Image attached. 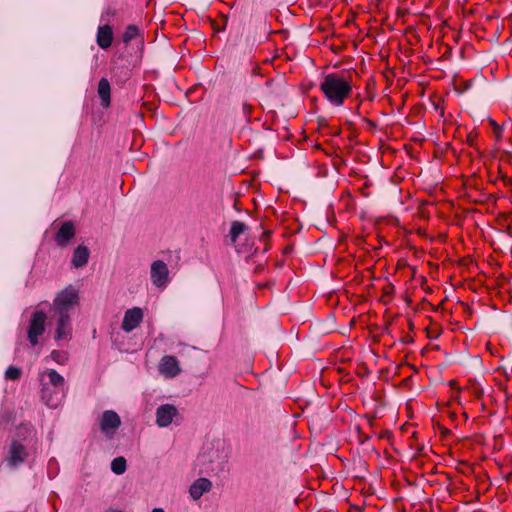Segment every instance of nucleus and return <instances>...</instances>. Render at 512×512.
I'll return each mask as SVG.
<instances>
[{
    "instance_id": "11",
    "label": "nucleus",
    "mask_w": 512,
    "mask_h": 512,
    "mask_svg": "<svg viewBox=\"0 0 512 512\" xmlns=\"http://www.w3.org/2000/svg\"><path fill=\"white\" fill-rule=\"evenodd\" d=\"M143 320V311L139 307L128 309L123 317L121 328L129 333L133 331Z\"/></svg>"
},
{
    "instance_id": "27",
    "label": "nucleus",
    "mask_w": 512,
    "mask_h": 512,
    "mask_svg": "<svg viewBox=\"0 0 512 512\" xmlns=\"http://www.w3.org/2000/svg\"><path fill=\"white\" fill-rule=\"evenodd\" d=\"M151 512H164L161 508H154Z\"/></svg>"
},
{
    "instance_id": "12",
    "label": "nucleus",
    "mask_w": 512,
    "mask_h": 512,
    "mask_svg": "<svg viewBox=\"0 0 512 512\" xmlns=\"http://www.w3.org/2000/svg\"><path fill=\"white\" fill-rule=\"evenodd\" d=\"M63 397L64 393L62 391L49 387L48 384H42L41 398L48 407L57 408Z\"/></svg>"
},
{
    "instance_id": "3",
    "label": "nucleus",
    "mask_w": 512,
    "mask_h": 512,
    "mask_svg": "<svg viewBox=\"0 0 512 512\" xmlns=\"http://www.w3.org/2000/svg\"><path fill=\"white\" fill-rule=\"evenodd\" d=\"M80 302L79 289L73 285H68L59 291L51 307L54 314H69V311Z\"/></svg>"
},
{
    "instance_id": "1",
    "label": "nucleus",
    "mask_w": 512,
    "mask_h": 512,
    "mask_svg": "<svg viewBox=\"0 0 512 512\" xmlns=\"http://www.w3.org/2000/svg\"><path fill=\"white\" fill-rule=\"evenodd\" d=\"M320 90L334 106H341L352 91L349 77L340 73L326 75L320 83Z\"/></svg>"
},
{
    "instance_id": "20",
    "label": "nucleus",
    "mask_w": 512,
    "mask_h": 512,
    "mask_svg": "<svg viewBox=\"0 0 512 512\" xmlns=\"http://www.w3.org/2000/svg\"><path fill=\"white\" fill-rule=\"evenodd\" d=\"M126 459L122 456L114 458L111 462V470L117 474L121 475L126 471Z\"/></svg>"
},
{
    "instance_id": "19",
    "label": "nucleus",
    "mask_w": 512,
    "mask_h": 512,
    "mask_svg": "<svg viewBox=\"0 0 512 512\" xmlns=\"http://www.w3.org/2000/svg\"><path fill=\"white\" fill-rule=\"evenodd\" d=\"M247 230V226L240 221H233L230 229V238L235 243L237 238Z\"/></svg>"
},
{
    "instance_id": "14",
    "label": "nucleus",
    "mask_w": 512,
    "mask_h": 512,
    "mask_svg": "<svg viewBox=\"0 0 512 512\" xmlns=\"http://www.w3.org/2000/svg\"><path fill=\"white\" fill-rule=\"evenodd\" d=\"M212 489V482L207 478H199L192 483L189 488L190 497L193 500H198L206 492Z\"/></svg>"
},
{
    "instance_id": "2",
    "label": "nucleus",
    "mask_w": 512,
    "mask_h": 512,
    "mask_svg": "<svg viewBox=\"0 0 512 512\" xmlns=\"http://www.w3.org/2000/svg\"><path fill=\"white\" fill-rule=\"evenodd\" d=\"M200 472L218 475L224 471L228 461V454L221 443L206 446L197 458Z\"/></svg>"
},
{
    "instance_id": "18",
    "label": "nucleus",
    "mask_w": 512,
    "mask_h": 512,
    "mask_svg": "<svg viewBox=\"0 0 512 512\" xmlns=\"http://www.w3.org/2000/svg\"><path fill=\"white\" fill-rule=\"evenodd\" d=\"M110 93H111V87L110 83L106 78H101L98 83V95L101 99V105L104 108H107L110 106Z\"/></svg>"
},
{
    "instance_id": "10",
    "label": "nucleus",
    "mask_w": 512,
    "mask_h": 512,
    "mask_svg": "<svg viewBox=\"0 0 512 512\" xmlns=\"http://www.w3.org/2000/svg\"><path fill=\"white\" fill-rule=\"evenodd\" d=\"M158 371L166 378H175L181 373V368L176 357L165 355L160 360Z\"/></svg>"
},
{
    "instance_id": "25",
    "label": "nucleus",
    "mask_w": 512,
    "mask_h": 512,
    "mask_svg": "<svg viewBox=\"0 0 512 512\" xmlns=\"http://www.w3.org/2000/svg\"><path fill=\"white\" fill-rule=\"evenodd\" d=\"M59 354H60V353H59L58 351H55V350H54V351H52V353H51V357H52L53 359L57 360V358H58Z\"/></svg>"
},
{
    "instance_id": "9",
    "label": "nucleus",
    "mask_w": 512,
    "mask_h": 512,
    "mask_svg": "<svg viewBox=\"0 0 512 512\" xmlns=\"http://www.w3.org/2000/svg\"><path fill=\"white\" fill-rule=\"evenodd\" d=\"M56 320V340H70L72 335L71 318L69 314H54Z\"/></svg>"
},
{
    "instance_id": "28",
    "label": "nucleus",
    "mask_w": 512,
    "mask_h": 512,
    "mask_svg": "<svg viewBox=\"0 0 512 512\" xmlns=\"http://www.w3.org/2000/svg\"><path fill=\"white\" fill-rule=\"evenodd\" d=\"M105 512H122V511L110 508V509H107Z\"/></svg>"
},
{
    "instance_id": "21",
    "label": "nucleus",
    "mask_w": 512,
    "mask_h": 512,
    "mask_svg": "<svg viewBox=\"0 0 512 512\" xmlns=\"http://www.w3.org/2000/svg\"><path fill=\"white\" fill-rule=\"evenodd\" d=\"M138 34H139L138 27L135 25H129V26H127V28L125 29V31L122 35V40L125 44H128L133 39H135L138 36Z\"/></svg>"
},
{
    "instance_id": "5",
    "label": "nucleus",
    "mask_w": 512,
    "mask_h": 512,
    "mask_svg": "<svg viewBox=\"0 0 512 512\" xmlns=\"http://www.w3.org/2000/svg\"><path fill=\"white\" fill-rule=\"evenodd\" d=\"M29 456L28 449L20 441L13 440L5 455V461L11 468H17L23 464Z\"/></svg>"
},
{
    "instance_id": "13",
    "label": "nucleus",
    "mask_w": 512,
    "mask_h": 512,
    "mask_svg": "<svg viewBox=\"0 0 512 512\" xmlns=\"http://www.w3.org/2000/svg\"><path fill=\"white\" fill-rule=\"evenodd\" d=\"M75 232V225L72 221L62 223L55 235L56 243L61 247H65L74 238Z\"/></svg>"
},
{
    "instance_id": "22",
    "label": "nucleus",
    "mask_w": 512,
    "mask_h": 512,
    "mask_svg": "<svg viewBox=\"0 0 512 512\" xmlns=\"http://www.w3.org/2000/svg\"><path fill=\"white\" fill-rule=\"evenodd\" d=\"M22 375L20 368L15 366H9L5 372V378L7 380H18Z\"/></svg>"
},
{
    "instance_id": "23",
    "label": "nucleus",
    "mask_w": 512,
    "mask_h": 512,
    "mask_svg": "<svg viewBox=\"0 0 512 512\" xmlns=\"http://www.w3.org/2000/svg\"><path fill=\"white\" fill-rule=\"evenodd\" d=\"M242 110L245 115H248L251 112V106L245 103L242 106Z\"/></svg>"
},
{
    "instance_id": "6",
    "label": "nucleus",
    "mask_w": 512,
    "mask_h": 512,
    "mask_svg": "<svg viewBox=\"0 0 512 512\" xmlns=\"http://www.w3.org/2000/svg\"><path fill=\"white\" fill-rule=\"evenodd\" d=\"M98 423L104 436L108 439H112L121 426V418L115 411L106 410L99 417Z\"/></svg>"
},
{
    "instance_id": "24",
    "label": "nucleus",
    "mask_w": 512,
    "mask_h": 512,
    "mask_svg": "<svg viewBox=\"0 0 512 512\" xmlns=\"http://www.w3.org/2000/svg\"><path fill=\"white\" fill-rule=\"evenodd\" d=\"M492 124L494 125L495 133H496L497 137H500V135H501L500 127L494 121H492Z\"/></svg>"
},
{
    "instance_id": "26",
    "label": "nucleus",
    "mask_w": 512,
    "mask_h": 512,
    "mask_svg": "<svg viewBox=\"0 0 512 512\" xmlns=\"http://www.w3.org/2000/svg\"><path fill=\"white\" fill-rule=\"evenodd\" d=\"M106 15H107V16H114V15H115V11H114V10H111V9H108V10L106 11Z\"/></svg>"
},
{
    "instance_id": "7",
    "label": "nucleus",
    "mask_w": 512,
    "mask_h": 512,
    "mask_svg": "<svg viewBox=\"0 0 512 512\" xmlns=\"http://www.w3.org/2000/svg\"><path fill=\"white\" fill-rule=\"evenodd\" d=\"M150 277L154 286L164 288L169 282V270L162 260H156L151 264Z\"/></svg>"
},
{
    "instance_id": "16",
    "label": "nucleus",
    "mask_w": 512,
    "mask_h": 512,
    "mask_svg": "<svg viewBox=\"0 0 512 512\" xmlns=\"http://www.w3.org/2000/svg\"><path fill=\"white\" fill-rule=\"evenodd\" d=\"M113 41V31L109 25H103L97 31V44L102 49H107Z\"/></svg>"
},
{
    "instance_id": "4",
    "label": "nucleus",
    "mask_w": 512,
    "mask_h": 512,
    "mask_svg": "<svg viewBox=\"0 0 512 512\" xmlns=\"http://www.w3.org/2000/svg\"><path fill=\"white\" fill-rule=\"evenodd\" d=\"M47 316L43 311H35L29 321L27 338L32 346L39 343V337L45 332Z\"/></svg>"
},
{
    "instance_id": "15",
    "label": "nucleus",
    "mask_w": 512,
    "mask_h": 512,
    "mask_svg": "<svg viewBox=\"0 0 512 512\" xmlns=\"http://www.w3.org/2000/svg\"><path fill=\"white\" fill-rule=\"evenodd\" d=\"M90 257V251L89 249L84 245H79L73 253L72 256V266L75 268H82L84 267L89 260Z\"/></svg>"
},
{
    "instance_id": "17",
    "label": "nucleus",
    "mask_w": 512,
    "mask_h": 512,
    "mask_svg": "<svg viewBox=\"0 0 512 512\" xmlns=\"http://www.w3.org/2000/svg\"><path fill=\"white\" fill-rule=\"evenodd\" d=\"M46 375L48 377V381L43 382L42 384H48L49 387H53L54 389L60 390L64 393V391H65L64 378L54 369H48L46 371Z\"/></svg>"
},
{
    "instance_id": "8",
    "label": "nucleus",
    "mask_w": 512,
    "mask_h": 512,
    "mask_svg": "<svg viewBox=\"0 0 512 512\" xmlns=\"http://www.w3.org/2000/svg\"><path fill=\"white\" fill-rule=\"evenodd\" d=\"M179 416V411L175 405L162 404L156 409V424L160 428L168 427Z\"/></svg>"
}]
</instances>
